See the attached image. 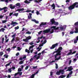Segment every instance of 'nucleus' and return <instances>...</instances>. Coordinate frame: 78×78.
<instances>
[{"mask_svg": "<svg viewBox=\"0 0 78 78\" xmlns=\"http://www.w3.org/2000/svg\"><path fill=\"white\" fill-rule=\"evenodd\" d=\"M30 45H33V44H34V43L33 42H31V43H30Z\"/></svg>", "mask_w": 78, "mask_h": 78, "instance_id": "obj_61", "label": "nucleus"}, {"mask_svg": "<svg viewBox=\"0 0 78 78\" xmlns=\"http://www.w3.org/2000/svg\"><path fill=\"white\" fill-rule=\"evenodd\" d=\"M23 41H24V42H27L28 40L27 39V38H26L25 39H23Z\"/></svg>", "mask_w": 78, "mask_h": 78, "instance_id": "obj_27", "label": "nucleus"}, {"mask_svg": "<svg viewBox=\"0 0 78 78\" xmlns=\"http://www.w3.org/2000/svg\"><path fill=\"white\" fill-rule=\"evenodd\" d=\"M64 71V69H61L59 70V71H57L56 73V74L57 75H60L61 73V74L62 75H63V74H64V73H63V72Z\"/></svg>", "mask_w": 78, "mask_h": 78, "instance_id": "obj_4", "label": "nucleus"}, {"mask_svg": "<svg viewBox=\"0 0 78 78\" xmlns=\"http://www.w3.org/2000/svg\"><path fill=\"white\" fill-rule=\"evenodd\" d=\"M19 28V27L18 26L17 27H15L14 29H15V30H18Z\"/></svg>", "mask_w": 78, "mask_h": 78, "instance_id": "obj_45", "label": "nucleus"}, {"mask_svg": "<svg viewBox=\"0 0 78 78\" xmlns=\"http://www.w3.org/2000/svg\"><path fill=\"white\" fill-rule=\"evenodd\" d=\"M3 17V15L0 16V19H2Z\"/></svg>", "mask_w": 78, "mask_h": 78, "instance_id": "obj_62", "label": "nucleus"}, {"mask_svg": "<svg viewBox=\"0 0 78 78\" xmlns=\"http://www.w3.org/2000/svg\"><path fill=\"white\" fill-rule=\"evenodd\" d=\"M39 58H40V56H38V57H37L36 59L37 60L38 59H39Z\"/></svg>", "mask_w": 78, "mask_h": 78, "instance_id": "obj_56", "label": "nucleus"}, {"mask_svg": "<svg viewBox=\"0 0 78 78\" xmlns=\"http://www.w3.org/2000/svg\"><path fill=\"white\" fill-rule=\"evenodd\" d=\"M51 7H53V9H55V4L53 3V4H52L51 5Z\"/></svg>", "mask_w": 78, "mask_h": 78, "instance_id": "obj_24", "label": "nucleus"}, {"mask_svg": "<svg viewBox=\"0 0 78 78\" xmlns=\"http://www.w3.org/2000/svg\"><path fill=\"white\" fill-rule=\"evenodd\" d=\"M42 31H40L38 33V34L40 35V34H41V33H42Z\"/></svg>", "mask_w": 78, "mask_h": 78, "instance_id": "obj_50", "label": "nucleus"}, {"mask_svg": "<svg viewBox=\"0 0 78 78\" xmlns=\"http://www.w3.org/2000/svg\"><path fill=\"white\" fill-rule=\"evenodd\" d=\"M18 75L19 74V75H22V72H18Z\"/></svg>", "mask_w": 78, "mask_h": 78, "instance_id": "obj_37", "label": "nucleus"}, {"mask_svg": "<svg viewBox=\"0 0 78 78\" xmlns=\"http://www.w3.org/2000/svg\"><path fill=\"white\" fill-rule=\"evenodd\" d=\"M18 75V72H17V73H16L15 74L14 76H16V75Z\"/></svg>", "mask_w": 78, "mask_h": 78, "instance_id": "obj_64", "label": "nucleus"}, {"mask_svg": "<svg viewBox=\"0 0 78 78\" xmlns=\"http://www.w3.org/2000/svg\"><path fill=\"white\" fill-rule=\"evenodd\" d=\"M27 40H28V41H29V40L31 39V37L30 36H29L27 37Z\"/></svg>", "mask_w": 78, "mask_h": 78, "instance_id": "obj_31", "label": "nucleus"}, {"mask_svg": "<svg viewBox=\"0 0 78 78\" xmlns=\"http://www.w3.org/2000/svg\"><path fill=\"white\" fill-rule=\"evenodd\" d=\"M12 69V68H10V69H8V70L9 71V72H11L12 70H11V69Z\"/></svg>", "mask_w": 78, "mask_h": 78, "instance_id": "obj_51", "label": "nucleus"}, {"mask_svg": "<svg viewBox=\"0 0 78 78\" xmlns=\"http://www.w3.org/2000/svg\"><path fill=\"white\" fill-rule=\"evenodd\" d=\"M29 66H27L25 68V70H27L28 69Z\"/></svg>", "mask_w": 78, "mask_h": 78, "instance_id": "obj_53", "label": "nucleus"}, {"mask_svg": "<svg viewBox=\"0 0 78 78\" xmlns=\"http://www.w3.org/2000/svg\"><path fill=\"white\" fill-rule=\"evenodd\" d=\"M6 9H7V7H4L2 8H0V11H2L3 9H4V12H6L7 11V10H5Z\"/></svg>", "mask_w": 78, "mask_h": 78, "instance_id": "obj_9", "label": "nucleus"}, {"mask_svg": "<svg viewBox=\"0 0 78 78\" xmlns=\"http://www.w3.org/2000/svg\"><path fill=\"white\" fill-rule=\"evenodd\" d=\"M42 48V47H41L40 48H39V47H38L37 48V50H38L37 51H39L41 50V49Z\"/></svg>", "mask_w": 78, "mask_h": 78, "instance_id": "obj_28", "label": "nucleus"}, {"mask_svg": "<svg viewBox=\"0 0 78 78\" xmlns=\"http://www.w3.org/2000/svg\"><path fill=\"white\" fill-rule=\"evenodd\" d=\"M55 69H58V64L57 63H55Z\"/></svg>", "mask_w": 78, "mask_h": 78, "instance_id": "obj_33", "label": "nucleus"}, {"mask_svg": "<svg viewBox=\"0 0 78 78\" xmlns=\"http://www.w3.org/2000/svg\"><path fill=\"white\" fill-rule=\"evenodd\" d=\"M47 23L46 22L44 23V22H42L41 23V24L40 25V27H41L42 25H46Z\"/></svg>", "mask_w": 78, "mask_h": 78, "instance_id": "obj_13", "label": "nucleus"}, {"mask_svg": "<svg viewBox=\"0 0 78 78\" xmlns=\"http://www.w3.org/2000/svg\"><path fill=\"white\" fill-rule=\"evenodd\" d=\"M34 47V45L30 46L29 48V49L32 48H33V47Z\"/></svg>", "mask_w": 78, "mask_h": 78, "instance_id": "obj_48", "label": "nucleus"}, {"mask_svg": "<svg viewBox=\"0 0 78 78\" xmlns=\"http://www.w3.org/2000/svg\"><path fill=\"white\" fill-rule=\"evenodd\" d=\"M72 50L73 49H70L69 50V52L67 55V56H69V55H73V54H75V53H76V51H74V52H72Z\"/></svg>", "mask_w": 78, "mask_h": 78, "instance_id": "obj_5", "label": "nucleus"}, {"mask_svg": "<svg viewBox=\"0 0 78 78\" xmlns=\"http://www.w3.org/2000/svg\"><path fill=\"white\" fill-rule=\"evenodd\" d=\"M18 23L16 22H14V21H12L11 24V25H13L12 27H13L16 25H18Z\"/></svg>", "mask_w": 78, "mask_h": 78, "instance_id": "obj_7", "label": "nucleus"}, {"mask_svg": "<svg viewBox=\"0 0 78 78\" xmlns=\"http://www.w3.org/2000/svg\"><path fill=\"white\" fill-rule=\"evenodd\" d=\"M59 28L62 31L63 30H65V29L66 28V26H64L62 27H60Z\"/></svg>", "mask_w": 78, "mask_h": 78, "instance_id": "obj_10", "label": "nucleus"}, {"mask_svg": "<svg viewBox=\"0 0 78 78\" xmlns=\"http://www.w3.org/2000/svg\"><path fill=\"white\" fill-rule=\"evenodd\" d=\"M53 24L55 25H59V23L58 22L55 21V22Z\"/></svg>", "mask_w": 78, "mask_h": 78, "instance_id": "obj_25", "label": "nucleus"}, {"mask_svg": "<svg viewBox=\"0 0 78 78\" xmlns=\"http://www.w3.org/2000/svg\"><path fill=\"white\" fill-rule=\"evenodd\" d=\"M28 19H32V17H31V16H28Z\"/></svg>", "mask_w": 78, "mask_h": 78, "instance_id": "obj_38", "label": "nucleus"}, {"mask_svg": "<svg viewBox=\"0 0 78 78\" xmlns=\"http://www.w3.org/2000/svg\"><path fill=\"white\" fill-rule=\"evenodd\" d=\"M70 34H73V33H74V32L72 31H70Z\"/></svg>", "mask_w": 78, "mask_h": 78, "instance_id": "obj_60", "label": "nucleus"}, {"mask_svg": "<svg viewBox=\"0 0 78 78\" xmlns=\"http://www.w3.org/2000/svg\"><path fill=\"white\" fill-rule=\"evenodd\" d=\"M46 42H47V40H44V42H43V44H45L46 43Z\"/></svg>", "mask_w": 78, "mask_h": 78, "instance_id": "obj_59", "label": "nucleus"}, {"mask_svg": "<svg viewBox=\"0 0 78 78\" xmlns=\"http://www.w3.org/2000/svg\"><path fill=\"white\" fill-rule=\"evenodd\" d=\"M19 16V13H14L13 14V16H16V17H17Z\"/></svg>", "mask_w": 78, "mask_h": 78, "instance_id": "obj_21", "label": "nucleus"}, {"mask_svg": "<svg viewBox=\"0 0 78 78\" xmlns=\"http://www.w3.org/2000/svg\"><path fill=\"white\" fill-rule=\"evenodd\" d=\"M77 60V59H76V58H75L73 60V62H76V61Z\"/></svg>", "mask_w": 78, "mask_h": 78, "instance_id": "obj_41", "label": "nucleus"}, {"mask_svg": "<svg viewBox=\"0 0 78 78\" xmlns=\"http://www.w3.org/2000/svg\"><path fill=\"white\" fill-rule=\"evenodd\" d=\"M50 22H51L52 24H53L55 22V20L54 18H53L51 20Z\"/></svg>", "mask_w": 78, "mask_h": 78, "instance_id": "obj_15", "label": "nucleus"}, {"mask_svg": "<svg viewBox=\"0 0 78 78\" xmlns=\"http://www.w3.org/2000/svg\"><path fill=\"white\" fill-rule=\"evenodd\" d=\"M56 26H52L51 27V31L52 32H50L51 34H52V33H53L54 32V30H58V29H59V27H56ZM53 28V29H52Z\"/></svg>", "mask_w": 78, "mask_h": 78, "instance_id": "obj_3", "label": "nucleus"}, {"mask_svg": "<svg viewBox=\"0 0 78 78\" xmlns=\"http://www.w3.org/2000/svg\"><path fill=\"white\" fill-rule=\"evenodd\" d=\"M78 5V2H76L73 5L69 7H68V9H69V10H72V9H74L75 8V6H76V5Z\"/></svg>", "mask_w": 78, "mask_h": 78, "instance_id": "obj_2", "label": "nucleus"}, {"mask_svg": "<svg viewBox=\"0 0 78 78\" xmlns=\"http://www.w3.org/2000/svg\"><path fill=\"white\" fill-rule=\"evenodd\" d=\"M4 57H5V58H8V55H6V54H5L4 55Z\"/></svg>", "mask_w": 78, "mask_h": 78, "instance_id": "obj_40", "label": "nucleus"}, {"mask_svg": "<svg viewBox=\"0 0 78 78\" xmlns=\"http://www.w3.org/2000/svg\"><path fill=\"white\" fill-rule=\"evenodd\" d=\"M12 63V62H10L9 63L6 64L5 65V67H7V66H10V64H11Z\"/></svg>", "mask_w": 78, "mask_h": 78, "instance_id": "obj_29", "label": "nucleus"}, {"mask_svg": "<svg viewBox=\"0 0 78 78\" xmlns=\"http://www.w3.org/2000/svg\"><path fill=\"white\" fill-rule=\"evenodd\" d=\"M77 41H78V36L76 37V39L74 40V43H75V44L76 43Z\"/></svg>", "mask_w": 78, "mask_h": 78, "instance_id": "obj_17", "label": "nucleus"}, {"mask_svg": "<svg viewBox=\"0 0 78 78\" xmlns=\"http://www.w3.org/2000/svg\"><path fill=\"white\" fill-rule=\"evenodd\" d=\"M24 3H30V2L28 1V0H27L26 1H24Z\"/></svg>", "mask_w": 78, "mask_h": 78, "instance_id": "obj_26", "label": "nucleus"}, {"mask_svg": "<svg viewBox=\"0 0 78 78\" xmlns=\"http://www.w3.org/2000/svg\"><path fill=\"white\" fill-rule=\"evenodd\" d=\"M68 70H69V72H70L71 70H73V68H72V66H70L69 67H68Z\"/></svg>", "mask_w": 78, "mask_h": 78, "instance_id": "obj_11", "label": "nucleus"}, {"mask_svg": "<svg viewBox=\"0 0 78 78\" xmlns=\"http://www.w3.org/2000/svg\"><path fill=\"white\" fill-rule=\"evenodd\" d=\"M72 62V60H70L69 61V64H70Z\"/></svg>", "mask_w": 78, "mask_h": 78, "instance_id": "obj_58", "label": "nucleus"}, {"mask_svg": "<svg viewBox=\"0 0 78 78\" xmlns=\"http://www.w3.org/2000/svg\"><path fill=\"white\" fill-rule=\"evenodd\" d=\"M58 43H56L55 44L52 45V46L50 48V49H53V48H55L56 46H58Z\"/></svg>", "mask_w": 78, "mask_h": 78, "instance_id": "obj_6", "label": "nucleus"}, {"mask_svg": "<svg viewBox=\"0 0 78 78\" xmlns=\"http://www.w3.org/2000/svg\"><path fill=\"white\" fill-rule=\"evenodd\" d=\"M37 66H34L33 67V69H36L37 68Z\"/></svg>", "mask_w": 78, "mask_h": 78, "instance_id": "obj_55", "label": "nucleus"}, {"mask_svg": "<svg viewBox=\"0 0 78 78\" xmlns=\"http://www.w3.org/2000/svg\"><path fill=\"white\" fill-rule=\"evenodd\" d=\"M26 34H31V33L29 31H28L26 33Z\"/></svg>", "mask_w": 78, "mask_h": 78, "instance_id": "obj_35", "label": "nucleus"}, {"mask_svg": "<svg viewBox=\"0 0 78 78\" xmlns=\"http://www.w3.org/2000/svg\"><path fill=\"white\" fill-rule=\"evenodd\" d=\"M12 14H13V12H12L11 13H10L9 14V16H12Z\"/></svg>", "mask_w": 78, "mask_h": 78, "instance_id": "obj_52", "label": "nucleus"}, {"mask_svg": "<svg viewBox=\"0 0 78 78\" xmlns=\"http://www.w3.org/2000/svg\"><path fill=\"white\" fill-rule=\"evenodd\" d=\"M24 8H22L21 9H17L16 11H19V12H20V11H24Z\"/></svg>", "mask_w": 78, "mask_h": 78, "instance_id": "obj_12", "label": "nucleus"}, {"mask_svg": "<svg viewBox=\"0 0 78 78\" xmlns=\"http://www.w3.org/2000/svg\"><path fill=\"white\" fill-rule=\"evenodd\" d=\"M52 75H53V72H50V76H52Z\"/></svg>", "mask_w": 78, "mask_h": 78, "instance_id": "obj_63", "label": "nucleus"}, {"mask_svg": "<svg viewBox=\"0 0 78 78\" xmlns=\"http://www.w3.org/2000/svg\"><path fill=\"white\" fill-rule=\"evenodd\" d=\"M73 73V71H71L69 73V75H72V73Z\"/></svg>", "mask_w": 78, "mask_h": 78, "instance_id": "obj_49", "label": "nucleus"}, {"mask_svg": "<svg viewBox=\"0 0 78 78\" xmlns=\"http://www.w3.org/2000/svg\"><path fill=\"white\" fill-rule=\"evenodd\" d=\"M6 50L7 51H9V52H10L11 51V48H8L6 49Z\"/></svg>", "mask_w": 78, "mask_h": 78, "instance_id": "obj_36", "label": "nucleus"}, {"mask_svg": "<svg viewBox=\"0 0 78 78\" xmlns=\"http://www.w3.org/2000/svg\"><path fill=\"white\" fill-rule=\"evenodd\" d=\"M22 71V69L20 68H19L18 69V72H21Z\"/></svg>", "mask_w": 78, "mask_h": 78, "instance_id": "obj_54", "label": "nucleus"}, {"mask_svg": "<svg viewBox=\"0 0 78 78\" xmlns=\"http://www.w3.org/2000/svg\"><path fill=\"white\" fill-rule=\"evenodd\" d=\"M76 31H74L75 33H78V29L77 28H75Z\"/></svg>", "mask_w": 78, "mask_h": 78, "instance_id": "obj_23", "label": "nucleus"}, {"mask_svg": "<svg viewBox=\"0 0 78 78\" xmlns=\"http://www.w3.org/2000/svg\"><path fill=\"white\" fill-rule=\"evenodd\" d=\"M16 33H15L14 35H13L12 36V37H14L15 38V37H16Z\"/></svg>", "mask_w": 78, "mask_h": 78, "instance_id": "obj_34", "label": "nucleus"}, {"mask_svg": "<svg viewBox=\"0 0 78 78\" xmlns=\"http://www.w3.org/2000/svg\"><path fill=\"white\" fill-rule=\"evenodd\" d=\"M5 42H8V41H9V39L8 38L7 39V38H8V37H7V35H5Z\"/></svg>", "mask_w": 78, "mask_h": 78, "instance_id": "obj_16", "label": "nucleus"}, {"mask_svg": "<svg viewBox=\"0 0 78 78\" xmlns=\"http://www.w3.org/2000/svg\"><path fill=\"white\" fill-rule=\"evenodd\" d=\"M16 6H20V3H17L16 5Z\"/></svg>", "mask_w": 78, "mask_h": 78, "instance_id": "obj_30", "label": "nucleus"}, {"mask_svg": "<svg viewBox=\"0 0 78 78\" xmlns=\"http://www.w3.org/2000/svg\"><path fill=\"white\" fill-rule=\"evenodd\" d=\"M3 52H0V55L1 56H2V55H3Z\"/></svg>", "mask_w": 78, "mask_h": 78, "instance_id": "obj_43", "label": "nucleus"}, {"mask_svg": "<svg viewBox=\"0 0 78 78\" xmlns=\"http://www.w3.org/2000/svg\"><path fill=\"white\" fill-rule=\"evenodd\" d=\"M31 21H32L33 22H34L35 23H39V21H37L35 19H34V20L32 19Z\"/></svg>", "mask_w": 78, "mask_h": 78, "instance_id": "obj_14", "label": "nucleus"}, {"mask_svg": "<svg viewBox=\"0 0 78 78\" xmlns=\"http://www.w3.org/2000/svg\"><path fill=\"white\" fill-rule=\"evenodd\" d=\"M34 2H35L37 3H39V1L37 0H34Z\"/></svg>", "mask_w": 78, "mask_h": 78, "instance_id": "obj_47", "label": "nucleus"}, {"mask_svg": "<svg viewBox=\"0 0 78 78\" xmlns=\"http://www.w3.org/2000/svg\"><path fill=\"white\" fill-rule=\"evenodd\" d=\"M36 75V73L34 74H33L32 75L30 76V78H34V76Z\"/></svg>", "mask_w": 78, "mask_h": 78, "instance_id": "obj_22", "label": "nucleus"}, {"mask_svg": "<svg viewBox=\"0 0 78 78\" xmlns=\"http://www.w3.org/2000/svg\"><path fill=\"white\" fill-rule=\"evenodd\" d=\"M62 50V48L61 47H60L56 51L52 53V55H53L55 53H57L56 54L54 55L55 58V61H58V60H59L58 58H57V56H60V55H61V50Z\"/></svg>", "mask_w": 78, "mask_h": 78, "instance_id": "obj_1", "label": "nucleus"}, {"mask_svg": "<svg viewBox=\"0 0 78 78\" xmlns=\"http://www.w3.org/2000/svg\"><path fill=\"white\" fill-rule=\"evenodd\" d=\"M7 22V20H2V23H6Z\"/></svg>", "mask_w": 78, "mask_h": 78, "instance_id": "obj_32", "label": "nucleus"}, {"mask_svg": "<svg viewBox=\"0 0 78 78\" xmlns=\"http://www.w3.org/2000/svg\"><path fill=\"white\" fill-rule=\"evenodd\" d=\"M15 40V38L13 37L11 41V42H14V41Z\"/></svg>", "mask_w": 78, "mask_h": 78, "instance_id": "obj_42", "label": "nucleus"}, {"mask_svg": "<svg viewBox=\"0 0 78 78\" xmlns=\"http://www.w3.org/2000/svg\"><path fill=\"white\" fill-rule=\"evenodd\" d=\"M74 25H75V26H77V25H78V21L76 22L75 23Z\"/></svg>", "mask_w": 78, "mask_h": 78, "instance_id": "obj_39", "label": "nucleus"}, {"mask_svg": "<svg viewBox=\"0 0 78 78\" xmlns=\"http://www.w3.org/2000/svg\"><path fill=\"white\" fill-rule=\"evenodd\" d=\"M66 3H69L70 2V0H66Z\"/></svg>", "mask_w": 78, "mask_h": 78, "instance_id": "obj_57", "label": "nucleus"}, {"mask_svg": "<svg viewBox=\"0 0 78 78\" xmlns=\"http://www.w3.org/2000/svg\"><path fill=\"white\" fill-rule=\"evenodd\" d=\"M23 61H22L19 62V64H23Z\"/></svg>", "mask_w": 78, "mask_h": 78, "instance_id": "obj_44", "label": "nucleus"}, {"mask_svg": "<svg viewBox=\"0 0 78 78\" xmlns=\"http://www.w3.org/2000/svg\"><path fill=\"white\" fill-rule=\"evenodd\" d=\"M17 49L18 51H20V50H21V49L20 48V47H18Z\"/></svg>", "mask_w": 78, "mask_h": 78, "instance_id": "obj_46", "label": "nucleus"}, {"mask_svg": "<svg viewBox=\"0 0 78 78\" xmlns=\"http://www.w3.org/2000/svg\"><path fill=\"white\" fill-rule=\"evenodd\" d=\"M66 76L62 75H61L60 76H59V78H65V77H66Z\"/></svg>", "mask_w": 78, "mask_h": 78, "instance_id": "obj_19", "label": "nucleus"}, {"mask_svg": "<svg viewBox=\"0 0 78 78\" xmlns=\"http://www.w3.org/2000/svg\"><path fill=\"white\" fill-rule=\"evenodd\" d=\"M51 29H46L44 30L43 31V32L44 33H49V32H50V30Z\"/></svg>", "mask_w": 78, "mask_h": 78, "instance_id": "obj_8", "label": "nucleus"}, {"mask_svg": "<svg viewBox=\"0 0 78 78\" xmlns=\"http://www.w3.org/2000/svg\"><path fill=\"white\" fill-rule=\"evenodd\" d=\"M15 5H14L13 6H12V5H10V8H11V9H14L15 8Z\"/></svg>", "mask_w": 78, "mask_h": 78, "instance_id": "obj_18", "label": "nucleus"}, {"mask_svg": "<svg viewBox=\"0 0 78 78\" xmlns=\"http://www.w3.org/2000/svg\"><path fill=\"white\" fill-rule=\"evenodd\" d=\"M5 28H1L0 29V32H4V31H5Z\"/></svg>", "mask_w": 78, "mask_h": 78, "instance_id": "obj_20", "label": "nucleus"}]
</instances>
